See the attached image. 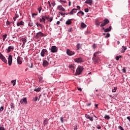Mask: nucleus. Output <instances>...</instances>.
<instances>
[{
  "instance_id": "obj_1",
  "label": "nucleus",
  "mask_w": 130,
  "mask_h": 130,
  "mask_svg": "<svg viewBox=\"0 0 130 130\" xmlns=\"http://www.w3.org/2000/svg\"><path fill=\"white\" fill-rule=\"evenodd\" d=\"M99 53H100V52H95L93 54V56L92 60L93 62H94L95 64L96 63H98L99 60H100V59L99 58Z\"/></svg>"
},
{
  "instance_id": "obj_2",
  "label": "nucleus",
  "mask_w": 130,
  "mask_h": 130,
  "mask_svg": "<svg viewBox=\"0 0 130 130\" xmlns=\"http://www.w3.org/2000/svg\"><path fill=\"white\" fill-rule=\"evenodd\" d=\"M83 70V68L82 66L79 67L76 70V72L75 73V75L79 76V75H80L81 73H82Z\"/></svg>"
},
{
  "instance_id": "obj_3",
  "label": "nucleus",
  "mask_w": 130,
  "mask_h": 130,
  "mask_svg": "<svg viewBox=\"0 0 130 130\" xmlns=\"http://www.w3.org/2000/svg\"><path fill=\"white\" fill-rule=\"evenodd\" d=\"M44 34L41 31L37 32L35 36L36 39H40V37H44Z\"/></svg>"
},
{
  "instance_id": "obj_4",
  "label": "nucleus",
  "mask_w": 130,
  "mask_h": 130,
  "mask_svg": "<svg viewBox=\"0 0 130 130\" xmlns=\"http://www.w3.org/2000/svg\"><path fill=\"white\" fill-rule=\"evenodd\" d=\"M46 20H48V16L46 15L43 16L42 18L40 19V23H44V24H46V22H45Z\"/></svg>"
},
{
  "instance_id": "obj_5",
  "label": "nucleus",
  "mask_w": 130,
  "mask_h": 130,
  "mask_svg": "<svg viewBox=\"0 0 130 130\" xmlns=\"http://www.w3.org/2000/svg\"><path fill=\"white\" fill-rule=\"evenodd\" d=\"M109 23V20L107 18H106L102 22V24L100 25V27H104V26H106V25H107Z\"/></svg>"
},
{
  "instance_id": "obj_6",
  "label": "nucleus",
  "mask_w": 130,
  "mask_h": 130,
  "mask_svg": "<svg viewBox=\"0 0 130 130\" xmlns=\"http://www.w3.org/2000/svg\"><path fill=\"white\" fill-rule=\"evenodd\" d=\"M0 58L2 59V61H4L5 63H8V60L6 59V57L4 56V55L0 53Z\"/></svg>"
},
{
  "instance_id": "obj_7",
  "label": "nucleus",
  "mask_w": 130,
  "mask_h": 130,
  "mask_svg": "<svg viewBox=\"0 0 130 130\" xmlns=\"http://www.w3.org/2000/svg\"><path fill=\"white\" fill-rule=\"evenodd\" d=\"M13 62V56L10 55L8 57V64L9 66H12Z\"/></svg>"
},
{
  "instance_id": "obj_8",
  "label": "nucleus",
  "mask_w": 130,
  "mask_h": 130,
  "mask_svg": "<svg viewBox=\"0 0 130 130\" xmlns=\"http://www.w3.org/2000/svg\"><path fill=\"white\" fill-rule=\"evenodd\" d=\"M51 52H53V53L57 52V47L55 46H52L51 48Z\"/></svg>"
},
{
  "instance_id": "obj_9",
  "label": "nucleus",
  "mask_w": 130,
  "mask_h": 130,
  "mask_svg": "<svg viewBox=\"0 0 130 130\" xmlns=\"http://www.w3.org/2000/svg\"><path fill=\"white\" fill-rule=\"evenodd\" d=\"M47 52L48 51H47V50H46V49H43L41 52V56H42V57H44L45 54H46Z\"/></svg>"
},
{
  "instance_id": "obj_10",
  "label": "nucleus",
  "mask_w": 130,
  "mask_h": 130,
  "mask_svg": "<svg viewBox=\"0 0 130 130\" xmlns=\"http://www.w3.org/2000/svg\"><path fill=\"white\" fill-rule=\"evenodd\" d=\"M67 53L68 55L72 56V55H74V54H75V52H74L73 51H71L70 49H67Z\"/></svg>"
},
{
  "instance_id": "obj_11",
  "label": "nucleus",
  "mask_w": 130,
  "mask_h": 130,
  "mask_svg": "<svg viewBox=\"0 0 130 130\" xmlns=\"http://www.w3.org/2000/svg\"><path fill=\"white\" fill-rule=\"evenodd\" d=\"M49 62L46 59V58L43 59V66L45 67L47 66Z\"/></svg>"
},
{
  "instance_id": "obj_12",
  "label": "nucleus",
  "mask_w": 130,
  "mask_h": 130,
  "mask_svg": "<svg viewBox=\"0 0 130 130\" xmlns=\"http://www.w3.org/2000/svg\"><path fill=\"white\" fill-rule=\"evenodd\" d=\"M74 60L76 62H83V58L82 57L75 58Z\"/></svg>"
},
{
  "instance_id": "obj_13",
  "label": "nucleus",
  "mask_w": 130,
  "mask_h": 130,
  "mask_svg": "<svg viewBox=\"0 0 130 130\" xmlns=\"http://www.w3.org/2000/svg\"><path fill=\"white\" fill-rule=\"evenodd\" d=\"M85 117L87 119H89L90 121H93V117H91L89 115H88V114H86Z\"/></svg>"
},
{
  "instance_id": "obj_14",
  "label": "nucleus",
  "mask_w": 130,
  "mask_h": 130,
  "mask_svg": "<svg viewBox=\"0 0 130 130\" xmlns=\"http://www.w3.org/2000/svg\"><path fill=\"white\" fill-rule=\"evenodd\" d=\"M13 49H14V46H9L7 48V53H10V52H11V51Z\"/></svg>"
},
{
  "instance_id": "obj_15",
  "label": "nucleus",
  "mask_w": 130,
  "mask_h": 130,
  "mask_svg": "<svg viewBox=\"0 0 130 130\" xmlns=\"http://www.w3.org/2000/svg\"><path fill=\"white\" fill-rule=\"evenodd\" d=\"M77 11H78V9H75L74 8L71 10V11L70 12V14L71 15H74V14H76L77 13Z\"/></svg>"
},
{
  "instance_id": "obj_16",
  "label": "nucleus",
  "mask_w": 130,
  "mask_h": 130,
  "mask_svg": "<svg viewBox=\"0 0 130 130\" xmlns=\"http://www.w3.org/2000/svg\"><path fill=\"white\" fill-rule=\"evenodd\" d=\"M58 10H59L60 11H62V12H66V9L62 7V6L60 5L57 6Z\"/></svg>"
},
{
  "instance_id": "obj_17",
  "label": "nucleus",
  "mask_w": 130,
  "mask_h": 130,
  "mask_svg": "<svg viewBox=\"0 0 130 130\" xmlns=\"http://www.w3.org/2000/svg\"><path fill=\"white\" fill-rule=\"evenodd\" d=\"M21 104H23V103H25V104H27V99L26 98L20 100Z\"/></svg>"
},
{
  "instance_id": "obj_18",
  "label": "nucleus",
  "mask_w": 130,
  "mask_h": 130,
  "mask_svg": "<svg viewBox=\"0 0 130 130\" xmlns=\"http://www.w3.org/2000/svg\"><path fill=\"white\" fill-rule=\"evenodd\" d=\"M17 60V63L18 64H22V60H21V57L18 56Z\"/></svg>"
},
{
  "instance_id": "obj_19",
  "label": "nucleus",
  "mask_w": 130,
  "mask_h": 130,
  "mask_svg": "<svg viewBox=\"0 0 130 130\" xmlns=\"http://www.w3.org/2000/svg\"><path fill=\"white\" fill-rule=\"evenodd\" d=\"M127 49V48H126V47L122 46V49L121 50V53H124V52H125V50H126Z\"/></svg>"
},
{
  "instance_id": "obj_20",
  "label": "nucleus",
  "mask_w": 130,
  "mask_h": 130,
  "mask_svg": "<svg viewBox=\"0 0 130 130\" xmlns=\"http://www.w3.org/2000/svg\"><path fill=\"white\" fill-rule=\"evenodd\" d=\"M24 25H25V23L22 21L17 23V26H18V27H19V26H24Z\"/></svg>"
},
{
  "instance_id": "obj_21",
  "label": "nucleus",
  "mask_w": 130,
  "mask_h": 130,
  "mask_svg": "<svg viewBox=\"0 0 130 130\" xmlns=\"http://www.w3.org/2000/svg\"><path fill=\"white\" fill-rule=\"evenodd\" d=\"M111 29H112L111 26H109V28L105 29L104 31L106 32H110V31H111Z\"/></svg>"
},
{
  "instance_id": "obj_22",
  "label": "nucleus",
  "mask_w": 130,
  "mask_h": 130,
  "mask_svg": "<svg viewBox=\"0 0 130 130\" xmlns=\"http://www.w3.org/2000/svg\"><path fill=\"white\" fill-rule=\"evenodd\" d=\"M76 47L77 48V50H79V49H81V48H82V45H81V44L78 43L77 44V45H76Z\"/></svg>"
},
{
  "instance_id": "obj_23",
  "label": "nucleus",
  "mask_w": 130,
  "mask_h": 130,
  "mask_svg": "<svg viewBox=\"0 0 130 130\" xmlns=\"http://www.w3.org/2000/svg\"><path fill=\"white\" fill-rule=\"evenodd\" d=\"M95 25H96V26H100V24L102 22H99V20L98 19H96L95 21Z\"/></svg>"
},
{
  "instance_id": "obj_24",
  "label": "nucleus",
  "mask_w": 130,
  "mask_h": 130,
  "mask_svg": "<svg viewBox=\"0 0 130 130\" xmlns=\"http://www.w3.org/2000/svg\"><path fill=\"white\" fill-rule=\"evenodd\" d=\"M92 3H93L92 0H86L85 1V4H88V5H91V4H92Z\"/></svg>"
},
{
  "instance_id": "obj_25",
  "label": "nucleus",
  "mask_w": 130,
  "mask_h": 130,
  "mask_svg": "<svg viewBox=\"0 0 130 130\" xmlns=\"http://www.w3.org/2000/svg\"><path fill=\"white\" fill-rule=\"evenodd\" d=\"M46 60L48 61V62H51L52 61V58L51 57H48Z\"/></svg>"
},
{
  "instance_id": "obj_26",
  "label": "nucleus",
  "mask_w": 130,
  "mask_h": 130,
  "mask_svg": "<svg viewBox=\"0 0 130 130\" xmlns=\"http://www.w3.org/2000/svg\"><path fill=\"white\" fill-rule=\"evenodd\" d=\"M66 25H71L72 24V19H69L66 22Z\"/></svg>"
},
{
  "instance_id": "obj_27",
  "label": "nucleus",
  "mask_w": 130,
  "mask_h": 130,
  "mask_svg": "<svg viewBox=\"0 0 130 130\" xmlns=\"http://www.w3.org/2000/svg\"><path fill=\"white\" fill-rule=\"evenodd\" d=\"M34 91H35L36 92H40L41 91V87L35 88Z\"/></svg>"
},
{
  "instance_id": "obj_28",
  "label": "nucleus",
  "mask_w": 130,
  "mask_h": 130,
  "mask_svg": "<svg viewBox=\"0 0 130 130\" xmlns=\"http://www.w3.org/2000/svg\"><path fill=\"white\" fill-rule=\"evenodd\" d=\"M81 28H86V27H87V25L84 22H82L81 23Z\"/></svg>"
},
{
  "instance_id": "obj_29",
  "label": "nucleus",
  "mask_w": 130,
  "mask_h": 130,
  "mask_svg": "<svg viewBox=\"0 0 130 130\" xmlns=\"http://www.w3.org/2000/svg\"><path fill=\"white\" fill-rule=\"evenodd\" d=\"M22 41L23 42V45H25V44H26V42H27V39L25 38H23L22 39Z\"/></svg>"
},
{
  "instance_id": "obj_30",
  "label": "nucleus",
  "mask_w": 130,
  "mask_h": 130,
  "mask_svg": "<svg viewBox=\"0 0 130 130\" xmlns=\"http://www.w3.org/2000/svg\"><path fill=\"white\" fill-rule=\"evenodd\" d=\"M7 36H8L7 34H5L3 35V41H5L6 40V39L7 38Z\"/></svg>"
},
{
  "instance_id": "obj_31",
  "label": "nucleus",
  "mask_w": 130,
  "mask_h": 130,
  "mask_svg": "<svg viewBox=\"0 0 130 130\" xmlns=\"http://www.w3.org/2000/svg\"><path fill=\"white\" fill-rule=\"evenodd\" d=\"M105 119H107V120H109L110 119V117L109 115H106L104 117Z\"/></svg>"
},
{
  "instance_id": "obj_32",
  "label": "nucleus",
  "mask_w": 130,
  "mask_h": 130,
  "mask_svg": "<svg viewBox=\"0 0 130 130\" xmlns=\"http://www.w3.org/2000/svg\"><path fill=\"white\" fill-rule=\"evenodd\" d=\"M16 82H17V80H13L11 81V83L13 84V86H15L16 85Z\"/></svg>"
},
{
  "instance_id": "obj_33",
  "label": "nucleus",
  "mask_w": 130,
  "mask_h": 130,
  "mask_svg": "<svg viewBox=\"0 0 130 130\" xmlns=\"http://www.w3.org/2000/svg\"><path fill=\"white\" fill-rule=\"evenodd\" d=\"M48 20L49 21V24L50 23H51V22L52 21V20H53V17H49V16H48Z\"/></svg>"
},
{
  "instance_id": "obj_34",
  "label": "nucleus",
  "mask_w": 130,
  "mask_h": 130,
  "mask_svg": "<svg viewBox=\"0 0 130 130\" xmlns=\"http://www.w3.org/2000/svg\"><path fill=\"white\" fill-rule=\"evenodd\" d=\"M79 14H81V15H82V16H84V13L82 11H80L78 12V13L77 14V16H79Z\"/></svg>"
},
{
  "instance_id": "obj_35",
  "label": "nucleus",
  "mask_w": 130,
  "mask_h": 130,
  "mask_svg": "<svg viewBox=\"0 0 130 130\" xmlns=\"http://www.w3.org/2000/svg\"><path fill=\"white\" fill-rule=\"evenodd\" d=\"M10 106L12 109H14V108H15V106H14V103H11L10 104Z\"/></svg>"
},
{
  "instance_id": "obj_36",
  "label": "nucleus",
  "mask_w": 130,
  "mask_h": 130,
  "mask_svg": "<svg viewBox=\"0 0 130 130\" xmlns=\"http://www.w3.org/2000/svg\"><path fill=\"white\" fill-rule=\"evenodd\" d=\"M33 25H34V24L33 23V22H29L28 23V26H29L30 27H32V26H33Z\"/></svg>"
},
{
  "instance_id": "obj_37",
  "label": "nucleus",
  "mask_w": 130,
  "mask_h": 130,
  "mask_svg": "<svg viewBox=\"0 0 130 130\" xmlns=\"http://www.w3.org/2000/svg\"><path fill=\"white\" fill-rule=\"evenodd\" d=\"M116 90H117V88L116 87H114V89H113L112 91L113 92V93H115V92H116Z\"/></svg>"
},
{
  "instance_id": "obj_38",
  "label": "nucleus",
  "mask_w": 130,
  "mask_h": 130,
  "mask_svg": "<svg viewBox=\"0 0 130 130\" xmlns=\"http://www.w3.org/2000/svg\"><path fill=\"white\" fill-rule=\"evenodd\" d=\"M28 68H30V69H32V68H33V63L32 62L30 63V64L28 65Z\"/></svg>"
},
{
  "instance_id": "obj_39",
  "label": "nucleus",
  "mask_w": 130,
  "mask_h": 130,
  "mask_svg": "<svg viewBox=\"0 0 130 130\" xmlns=\"http://www.w3.org/2000/svg\"><path fill=\"white\" fill-rule=\"evenodd\" d=\"M38 99V97L37 96H36L35 98L33 99L32 101H37Z\"/></svg>"
},
{
  "instance_id": "obj_40",
  "label": "nucleus",
  "mask_w": 130,
  "mask_h": 130,
  "mask_svg": "<svg viewBox=\"0 0 130 130\" xmlns=\"http://www.w3.org/2000/svg\"><path fill=\"white\" fill-rule=\"evenodd\" d=\"M122 73H126V70H125V68H123L122 69Z\"/></svg>"
},
{
  "instance_id": "obj_41",
  "label": "nucleus",
  "mask_w": 130,
  "mask_h": 130,
  "mask_svg": "<svg viewBox=\"0 0 130 130\" xmlns=\"http://www.w3.org/2000/svg\"><path fill=\"white\" fill-rule=\"evenodd\" d=\"M2 111H4V106L1 107L0 108V113H1V112H2Z\"/></svg>"
},
{
  "instance_id": "obj_42",
  "label": "nucleus",
  "mask_w": 130,
  "mask_h": 130,
  "mask_svg": "<svg viewBox=\"0 0 130 130\" xmlns=\"http://www.w3.org/2000/svg\"><path fill=\"white\" fill-rule=\"evenodd\" d=\"M108 37H110V34H107L106 36H105V38H108Z\"/></svg>"
},
{
  "instance_id": "obj_43",
  "label": "nucleus",
  "mask_w": 130,
  "mask_h": 130,
  "mask_svg": "<svg viewBox=\"0 0 130 130\" xmlns=\"http://www.w3.org/2000/svg\"><path fill=\"white\" fill-rule=\"evenodd\" d=\"M41 10H42V7H39L38 8V11H39V14H40L41 12Z\"/></svg>"
},
{
  "instance_id": "obj_44",
  "label": "nucleus",
  "mask_w": 130,
  "mask_h": 130,
  "mask_svg": "<svg viewBox=\"0 0 130 130\" xmlns=\"http://www.w3.org/2000/svg\"><path fill=\"white\" fill-rule=\"evenodd\" d=\"M118 129L120 130H124V129H123V128H122V126L120 125L118 126Z\"/></svg>"
},
{
  "instance_id": "obj_45",
  "label": "nucleus",
  "mask_w": 130,
  "mask_h": 130,
  "mask_svg": "<svg viewBox=\"0 0 130 130\" xmlns=\"http://www.w3.org/2000/svg\"><path fill=\"white\" fill-rule=\"evenodd\" d=\"M38 15V14H37V13H33L32 14V18H34L35 16H37Z\"/></svg>"
},
{
  "instance_id": "obj_46",
  "label": "nucleus",
  "mask_w": 130,
  "mask_h": 130,
  "mask_svg": "<svg viewBox=\"0 0 130 130\" xmlns=\"http://www.w3.org/2000/svg\"><path fill=\"white\" fill-rule=\"evenodd\" d=\"M48 123V122L47 121V120H45L44 121V124H47Z\"/></svg>"
},
{
  "instance_id": "obj_47",
  "label": "nucleus",
  "mask_w": 130,
  "mask_h": 130,
  "mask_svg": "<svg viewBox=\"0 0 130 130\" xmlns=\"http://www.w3.org/2000/svg\"><path fill=\"white\" fill-rule=\"evenodd\" d=\"M36 25H37V27H39V26L40 27H42V25H41V24H39L38 23H37Z\"/></svg>"
},
{
  "instance_id": "obj_48",
  "label": "nucleus",
  "mask_w": 130,
  "mask_h": 130,
  "mask_svg": "<svg viewBox=\"0 0 130 130\" xmlns=\"http://www.w3.org/2000/svg\"><path fill=\"white\" fill-rule=\"evenodd\" d=\"M92 47H93V49H95V48H96V44H93L92 45Z\"/></svg>"
},
{
  "instance_id": "obj_49",
  "label": "nucleus",
  "mask_w": 130,
  "mask_h": 130,
  "mask_svg": "<svg viewBox=\"0 0 130 130\" xmlns=\"http://www.w3.org/2000/svg\"><path fill=\"white\" fill-rule=\"evenodd\" d=\"M15 18H16L17 19V18H19V15H18V14L17 13V12L15 14Z\"/></svg>"
},
{
  "instance_id": "obj_50",
  "label": "nucleus",
  "mask_w": 130,
  "mask_h": 130,
  "mask_svg": "<svg viewBox=\"0 0 130 130\" xmlns=\"http://www.w3.org/2000/svg\"><path fill=\"white\" fill-rule=\"evenodd\" d=\"M60 120H61L62 123H63V118H62V117H60Z\"/></svg>"
},
{
  "instance_id": "obj_51",
  "label": "nucleus",
  "mask_w": 130,
  "mask_h": 130,
  "mask_svg": "<svg viewBox=\"0 0 130 130\" xmlns=\"http://www.w3.org/2000/svg\"><path fill=\"white\" fill-rule=\"evenodd\" d=\"M116 60H119V57L118 56H116Z\"/></svg>"
},
{
  "instance_id": "obj_52",
  "label": "nucleus",
  "mask_w": 130,
  "mask_h": 130,
  "mask_svg": "<svg viewBox=\"0 0 130 130\" xmlns=\"http://www.w3.org/2000/svg\"><path fill=\"white\" fill-rule=\"evenodd\" d=\"M84 11H85V13H88V12H89V9H85Z\"/></svg>"
},
{
  "instance_id": "obj_53",
  "label": "nucleus",
  "mask_w": 130,
  "mask_h": 130,
  "mask_svg": "<svg viewBox=\"0 0 130 130\" xmlns=\"http://www.w3.org/2000/svg\"><path fill=\"white\" fill-rule=\"evenodd\" d=\"M59 15H61V16H64V13H62L61 12L59 13Z\"/></svg>"
},
{
  "instance_id": "obj_54",
  "label": "nucleus",
  "mask_w": 130,
  "mask_h": 130,
  "mask_svg": "<svg viewBox=\"0 0 130 130\" xmlns=\"http://www.w3.org/2000/svg\"><path fill=\"white\" fill-rule=\"evenodd\" d=\"M77 10H79V11H80L81 7L79 6H77Z\"/></svg>"
},
{
  "instance_id": "obj_55",
  "label": "nucleus",
  "mask_w": 130,
  "mask_h": 130,
  "mask_svg": "<svg viewBox=\"0 0 130 130\" xmlns=\"http://www.w3.org/2000/svg\"><path fill=\"white\" fill-rule=\"evenodd\" d=\"M60 24V21H57L56 25H59Z\"/></svg>"
},
{
  "instance_id": "obj_56",
  "label": "nucleus",
  "mask_w": 130,
  "mask_h": 130,
  "mask_svg": "<svg viewBox=\"0 0 130 130\" xmlns=\"http://www.w3.org/2000/svg\"><path fill=\"white\" fill-rule=\"evenodd\" d=\"M51 5L53 6V7H54V6H55V3H52Z\"/></svg>"
},
{
  "instance_id": "obj_57",
  "label": "nucleus",
  "mask_w": 130,
  "mask_h": 130,
  "mask_svg": "<svg viewBox=\"0 0 130 130\" xmlns=\"http://www.w3.org/2000/svg\"><path fill=\"white\" fill-rule=\"evenodd\" d=\"M70 14H71V13H70V12H68V13H64V15H70Z\"/></svg>"
},
{
  "instance_id": "obj_58",
  "label": "nucleus",
  "mask_w": 130,
  "mask_h": 130,
  "mask_svg": "<svg viewBox=\"0 0 130 130\" xmlns=\"http://www.w3.org/2000/svg\"><path fill=\"white\" fill-rule=\"evenodd\" d=\"M59 2H60L61 3H67L66 1H61V0H60Z\"/></svg>"
},
{
  "instance_id": "obj_59",
  "label": "nucleus",
  "mask_w": 130,
  "mask_h": 130,
  "mask_svg": "<svg viewBox=\"0 0 130 130\" xmlns=\"http://www.w3.org/2000/svg\"><path fill=\"white\" fill-rule=\"evenodd\" d=\"M48 4L50 7H51V4H50V2L49 1L48 2Z\"/></svg>"
},
{
  "instance_id": "obj_60",
  "label": "nucleus",
  "mask_w": 130,
  "mask_h": 130,
  "mask_svg": "<svg viewBox=\"0 0 130 130\" xmlns=\"http://www.w3.org/2000/svg\"><path fill=\"white\" fill-rule=\"evenodd\" d=\"M78 90L80 91V92H81V91H82V88H78Z\"/></svg>"
},
{
  "instance_id": "obj_61",
  "label": "nucleus",
  "mask_w": 130,
  "mask_h": 130,
  "mask_svg": "<svg viewBox=\"0 0 130 130\" xmlns=\"http://www.w3.org/2000/svg\"><path fill=\"white\" fill-rule=\"evenodd\" d=\"M98 129H101V127L100 126L97 127Z\"/></svg>"
},
{
  "instance_id": "obj_62",
  "label": "nucleus",
  "mask_w": 130,
  "mask_h": 130,
  "mask_svg": "<svg viewBox=\"0 0 130 130\" xmlns=\"http://www.w3.org/2000/svg\"><path fill=\"white\" fill-rule=\"evenodd\" d=\"M7 25H10V21H7Z\"/></svg>"
},
{
  "instance_id": "obj_63",
  "label": "nucleus",
  "mask_w": 130,
  "mask_h": 130,
  "mask_svg": "<svg viewBox=\"0 0 130 130\" xmlns=\"http://www.w3.org/2000/svg\"><path fill=\"white\" fill-rule=\"evenodd\" d=\"M71 1H70L69 2V7H71Z\"/></svg>"
},
{
  "instance_id": "obj_64",
  "label": "nucleus",
  "mask_w": 130,
  "mask_h": 130,
  "mask_svg": "<svg viewBox=\"0 0 130 130\" xmlns=\"http://www.w3.org/2000/svg\"><path fill=\"white\" fill-rule=\"evenodd\" d=\"M91 105V103H89L86 105L87 106H90Z\"/></svg>"
}]
</instances>
